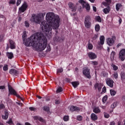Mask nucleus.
Wrapping results in <instances>:
<instances>
[{"mask_svg": "<svg viewBox=\"0 0 125 125\" xmlns=\"http://www.w3.org/2000/svg\"><path fill=\"white\" fill-rule=\"evenodd\" d=\"M91 18L89 16H86L84 18V24L85 28L90 29L91 27V22H90Z\"/></svg>", "mask_w": 125, "mask_h": 125, "instance_id": "20e7f679", "label": "nucleus"}, {"mask_svg": "<svg viewBox=\"0 0 125 125\" xmlns=\"http://www.w3.org/2000/svg\"><path fill=\"white\" fill-rule=\"evenodd\" d=\"M121 77L122 81H124V80L125 79V73L124 71L121 72Z\"/></svg>", "mask_w": 125, "mask_h": 125, "instance_id": "c85d7f7f", "label": "nucleus"}, {"mask_svg": "<svg viewBox=\"0 0 125 125\" xmlns=\"http://www.w3.org/2000/svg\"><path fill=\"white\" fill-rule=\"evenodd\" d=\"M95 29L96 32H99V30H100V25H99V24H96L95 26Z\"/></svg>", "mask_w": 125, "mask_h": 125, "instance_id": "7c9ffc66", "label": "nucleus"}, {"mask_svg": "<svg viewBox=\"0 0 125 125\" xmlns=\"http://www.w3.org/2000/svg\"><path fill=\"white\" fill-rule=\"evenodd\" d=\"M105 83L109 87H113L114 86V81L111 78L106 79L105 80Z\"/></svg>", "mask_w": 125, "mask_h": 125, "instance_id": "6e6552de", "label": "nucleus"}, {"mask_svg": "<svg viewBox=\"0 0 125 125\" xmlns=\"http://www.w3.org/2000/svg\"><path fill=\"white\" fill-rule=\"evenodd\" d=\"M6 123L7 124H8V125H12V124H13V122H12V119L10 118L9 120Z\"/></svg>", "mask_w": 125, "mask_h": 125, "instance_id": "c03bdc74", "label": "nucleus"}, {"mask_svg": "<svg viewBox=\"0 0 125 125\" xmlns=\"http://www.w3.org/2000/svg\"><path fill=\"white\" fill-rule=\"evenodd\" d=\"M87 55L89 58L91 60H93L94 59H96V58H97V55L93 52H88L87 53Z\"/></svg>", "mask_w": 125, "mask_h": 125, "instance_id": "9b49d317", "label": "nucleus"}, {"mask_svg": "<svg viewBox=\"0 0 125 125\" xmlns=\"http://www.w3.org/2000/svg\"><path fill=\"white\" fill-rule=\"evenodd\" d=\"M73 86L74 87V88H77V87H78V86L79 85V84H80V82H79L78 81H76V82H73L71 83Z\"/></svg>", "mask_w": 125, "mask_h": 125, "instance_id": "5701e85b", "label": "nucleus"}, {"mask_svg": "<svg viewBox=\"0 0 125 125\" xmlns=\"http://www.w3.org/2000/svg\"><path fill=\"white\" fill-rule=\"evenodd\" d=\"M55 104H60V101L55 100Z\"/></svg>", "mask_w": 125, "mask_h": 125, "instance_id": "052dcab7", "label": "nucleus"}, {"mask_svg": "<svg viewBox=\"0 0 125 125\" xmlns=\"http://www.w3.org/2000/svg\"><path fill=\"white\" fill-rule=\"evenodd\" d=\"M63 121L64 122H68L69 121V116H64L63 117Z\"/></svg>", "mask_w": 125, "mask_h": 125, "instance_id": "f704fd0d", "label": "nucleus"}, {"mask_svg": "<svg viewBox=\"0 0 125 125\" xmlns=\"http://www.w3.org/2000/svg\"><path fill=\"white\" fill-rule=\"evenodd\" d=\"M25 26L27 28H28V27H30V23L27 21H25Z\"/></svg>", "mask_w": 125, "mask_h": 125, "instance_id": "49530a36", "label": "nucleus"}, {"mask_svg": "<svg viewBox=\"0 0 125 125\" xmlns=\"http://www.w3.org/2000/svg\"><path fill=\"white\" fill-rule=\"evenodd\" d=\"M3 71H7L8 70V65H5L3 67Z\"/></svg>", "mask_w": 125, "mask_h": 125, "instance_id": "a19ab883", "label": "nucleus"}, {"mask_svg": "<svg viewBox=\"0 0 125 125\" xmlns=\"http://www.w3.org/2000/svg\"><path fill=\"white\" fill-rule=\"evenodd\" d=\"M46 19L47 21H49V24L46 23L45 21H43L41 22V28L43 32L45 33L48 39L52 38V29L56 30V34L55 37V41L59 42L60 38L57 35L58 31L57 30L59 28L60 26V18L59 16L55 15V14L49 12L46 15Z\"/></svg>", "mask_w": 125, "mask_h": 125, "instance_id": "f257e3e1", "label": "nucleus"}, {"mask_svg": "<svg viewBox=\"0 0 125 125\" xmlns=\"http://www.w3.org/2000/svg\"><path fill=\"white\" fill-rule=\"evenodd\" d=\"M7 56L9 59H12L13 58V53L12 52H7Z\"/></svg>", "mask_w": 125, "mask_h": 125, "instance_id": "a878e982", "label": "nucleus"}, {"mask_svg": "<svg viewBox=\"0 0 125 125\" xmlns=\"http://www.w3.org/2000/svg\"><path fill=\"white\" fill-rule=\"evenodd\" d=\"M63 72V68H61L57 69V73H62Z\"/></svg>", "mask_w": 125, "mask_h": 125, "instance_id": "09e8293b", "label": "nucleus"}, {"mask_svg": "<svg viewBox=\"0 0 125 125\" xmlns=\"http://www.w3.org/2000/svg\"><path fill=\"white\" fill-rule=\"evenodd\" d=\"M65 81L67 83H70V82H71V80L69 78H66Z\"/></svg>", "mask_w": 125, "mask_h": 125, "instance_id": "680f3d73", "label": "nucleus"}, {"mask_svg": "<svg viewBox=\"0 0 125 125\" xmlns=\"http://www.w3.org/2000/svg\"><path fill=\"white\" fill-rule=\"evenodd\" d=\"M63 91V89L61 87H59L56 90L57 93H59V92H62Z\"/></svg>", "mask_w": 125, "mask_h": 125, "instance_id": "72a5a7b5", "label": "nucleus"}, {"mask_svg": "<svg viewBox=\"0 0 125 125\" xmlns=\"http://www.w3.org/2000/svg\"><path fill=\"white\" fill-rule=\"evenodd\" d=\"M96 20H97V21H98V22H101V18L99 16L96 17L95 18Z\"/></svg>", "mask_w": 125, "mask_h": 125, "instance_id": "79ce46f5", "label": "nucleus"}, {"mask_svg": "<svg viewBox=\"0 0 125 125\" xmlns=\"http://www.w3.org/2000/svg\"><path fill=\"white\" fill-rule=\"evenodd\" d=\"M29 110H30L31 111H37V108L33 107H30Z\"/></svg>", "mask_w": 125, "mask_h": 125, "instance_id": "3c124183", "label": "nucleus"}, {"mask_svg": "<svg viewBox=\"0 0 125 125\" xmlns=\"http://www.w3.org/2000/svg\"><path fill=\"white\" fill-rule=\"evenodd\" d=\"M70 110L71 112H75V111H80V108L79 107L72 105L70 106Z\"/></svg>", "mask_w": 125, "mask_h": 125, "instance_id": "dca6fc26", "label": "nucleus"}, {"mask_svg": "<svg viewBox=\"0 0 125 125\" xmlns=\"http://www.w3.org/2000/svg\"><path fill=\"white\" fill-rule=\"evenodd\" d=\"M116 124V123H115V122L112 121L111 122H110V125H115Z\"/></svg>", "mask_w": 125, "mask_h": 125, "instance_id": "0e129e2a", "label": "nucleus"}, {"mask_svg": "<svg viewBox=\"0 0 125 125\" xmlns=\"http://www.w3.org/2000/svg\"><path fill=\"white\" fill-rule=\"evenodd\" d=\"M106 87H104L102 89V92H104V93H105L106 92Z\"/></svg>", "mask_w": 125, "mask_h": 125, "instance_id": "5fc2aeb1", "label": "nucleus"}, {"mask_svg": "<svg viewBox=\"0 0 125 125\" xmlns=\"http://www.w3.org/2000/svg\"><path fill=\"white\" fill-rule=\"evenodd\" d=\"M9 73L11 74V75H15V76H17V75L19 74V71L14 69H11L9 71Z\"/></svg>", "mask_w": 125, "mask_h": 125, "instance_id": "4468645a", "label": "nucleus"}, {"mask_svg": "<svg viewBox=\"0 0 125 125\" xmlns=\"http://www.w3.org/2000/svg\"><path fill=\"white\" fill-rule=\"evenodd\" d=\"M38 121H40V122H42L43 120L42 117H39V118L38 119Z\"/></svg>", "mask_w": 125, "mask_h": 125, "instance_id": "69168bd1", "label": "nucleus"}, {"mask_svg": "<svg viewBox=\"0 0 125 125\" xmlns=\"http://www.w3.org/2000/svg\"><path fill=\"white\" fill-rule=\"evenodd\" d=\"M47 49L46 50V52H49V51H50V50H51V48H50V46L48 45L47 47Z\"/></svg>", "mask_w": 125, "mask_h": 125, "instance_id": "de8ad7c7", "label": "nucleus"}, {"mask_svg": "<svg viewBox=\"0 0 125 125\" xmlns=\"http://www.w3.org/2000/svg\"><path fill=\"white\" fill-rule=\"evenodd\" d=\"M16 1L15 0H10L9 3L10 4H15Z\"/></svg>", "mask_w": 125, "mask_h": 125, "instance_id": "ea45409f", "label": "nucleus"}, {"mask_svg": "<svg viewBox=\"0 0 125 125\" xmlns=\"http://www.w3.org/2000/svg\"><path fill=\"white\" fill-rule=\"evenodd\" d=\"M116 106H117V103L116 102H114L111 104V108H112V109H114V108H116Z\"/></svg>", "mask_w": 125, "mask_h": 125, "instance_id": "e433bc0d", "label": "nucleus"}, {"mask_svg": "<svg viewBox=\"0 0 125 125\" xmlns=\"http://www.w3.org/2000/svg\"><path fill=\"white\" fill-rule=\"evenodd\" d=\"M21 20H22V18H21V17H19V19H18V21L19 22H20V21H21Z\"/></svg>", "mask_w": 125, "mask_h": 125, "instance_id": "774afa93", "label": "nucleus"}, {"mask_svg": "<svg viewBox=\"0 0 125 125\" xmlns=\"http://www.w3.org/2000/svg\"><path fill=\"white\" fill-rule=\"evenodd\" d=\"M77 121H79V122H81L82 120H83V117L82 116H78L77 118Z\"/></svg>", "mask_w": 125, "mask_h": 125, "instance_id": "a18cd8bd", "label": "nucleus"}, {"mask_svg": "<svg viewBox=\"0 0 125 125\" xmlns=\"http://www.w3.org/2000/svg\"><path fill=\"white\" fill-rule=\"evenodd\" d=\"M42 19V14L40 13L37 15L33 14L30 19L31 22L36 23V24H40Z\"/></svg>", "mask_w": 125, "mask_h": 125, "instance_id": "7ed1b4c3", "label": "nucleus"}, {"mask_svg": "<svg viewBox=\"0 0 125 125\" xmlns=\"http://www.w3.org/2000/svg\"><path fill=\"white\" fill-rule=\"evenodd\" d=\"M10 42V47L11 49H14L15 48V42L11 40H9Z\"/></svg>", "mask_w": 125, "mask_h": 125, "instance_id": "f3484780", "label": "nucleus"}, {"mask_svg": "<svg viewBox=\"0 0 125 125\" xmlns=\"http://www.w3.org/2000/svg\"><path fill=\"white\" fill-rule=\"evenodd\" d=\"M105 1H106L107 3H111V0H105Z\"/></svg>", "mask_w": 125, "mask_h": 125, "instance_id": "338daca9", "label": "nucleus"}, {"mask_svg": "<svg viewBox=\"0 0 125 125\" xmlns=\"http://www.w3.org/2000/svg\"><path fill=\"white\" fill-rule=\"evenodd\" d=\"M5 108V106L3 104H0V110L1 109H4Z\"/></svg>", "mask_w": 125, "mask_h": 125, "instance_id": "8fccbe9b", "label": "nucleus"}, {"mask_svg": "<svg viewBox=\"0 0 125 125\" xmlns=\"http://www.w3.org/2000/svg\"><path fill=\"white\" fill-rule=\"evenodd\" d=\"M123 7V5L121 3H117L116 5V9L117 11H119L120 10V9Z\"/></svg>", "mask_w": 125, "mask_h": 125, "instance_id": "393cba45", "label": "nucleus"}, {"mask_svg": "<svg viewBox=\"0 0 125 125\" xmlns=\"http://www.w3.org/2000/svg\"><path fill=\"white\" fill-rule=\"evenodd\" d=\"M110 94L112 96H115V95H116V93H117L115 90L113 89L110 90Z\"/></svg>", "mask_w": 125, "mask_h": 125, "instance_id": "c756f323", "label": "nucleus"}, {"mask_svg": "<svg viewBox=\"0 0 125 125\" xmlns=\"http://www.w3.org/2000/svg\"><path fill=\"white\" fill-rule=\"evenodd\" d=\"M83 8H85L86 10L88 11H89L90 10V6H89V4L88 3L86 2L83 6Z\"/></svg>", "mask_w": 125, "mask_h": 125, "instance_id": "aec40b11", "label": "nucleus"}, {"mask_svg": "<svg viewBox=\"0 0 125 125\" xmlns=\"http://www.w3.org/2000/svg\"><path fill=\"white\" fill-rule=\"evenodd\" d=\"M28 8V5L26 2L21 5V6L19 8L20 12H24L26 9Z\"/></svg>", "mask_w": 125, "mask_h": 125, "instance_id": "9d476101", "label": "nucleus"}, {"mask_svg": "<svg viewBox=\"0 0 125 125\" xmlns=\"http://www.w3.org/2000/svg\"><path fill=\"white\" fill-rule=\"evenodd\" d=\"M108 99V96L107 95L104 96L103 99L102 101L104 103H106V101H107V100Z\"/></svg>", "mask_w": 125, "mask_h": 125, "instance_id": "2f4dec72", "label": "nucleus"}, {"mask_svg": "<svg viewBox=\"0 0 125 125\" xmlns=\"http://www.w3.org/2000/svg\"><path fill=\"white\" fill-rule=\"evenodd\" d=\"M110 11L111 8L110 7V6H108L103 10V11L104 13V14H108V13H109Z\"/></svg>", "mask_w": 125, "mask_h": 125, "instance_id": "a211bd4d", "label": "nucleus"}, {"mask_svg": "<svg viewBox=\"0 0 125 125\" xmlns=\"http://www.w3.org/2000/svg\"><path fill=\"white\" fill-rule=\"evenodd\" d=\"M114 77L115 78V79H118V73H114Z\"/></svg>", "mask_w": 125, "mask_h": 125, "instance_id": "4d7b16f0", "label": "nucleus"}, {"mask_svg": "<svg viewBox=\"0 0 125 125\" xmlns=\"http://www.w3.org/2000/svg\"><path fill=\"white\" fill-rule=\"evenodd\" d=\"M40 118L39 116H34L33 117L34 120H39V118Z\"/></svg>", "mask_w": 125, "mask_h": 125, "instance_id": "13d9d810", "label": "nucleus"}, {"mask_svg": "<svg viewBox=\"0 0 125 125\" xmlns=\"http://www.w3.org/2000/svg\"><path fill=\"white\" fill-rule=\"evenodd\" d=\"M0 90L1 91H4L5 90V85L0 86Z\"/></svg>", "mask_w": 125, "mask_h": 125, "instance_id": "c9c22d12", "label": "nucleus"}, {"mask_svg": "<svg viewBox=\"0 0 125 125\" xmlns=\"http://www.w3.org/2000/svg\"><path fill=\"white\" fill-rule=\"evenodd\" d=\"M25 45L33 46L34 49L37 51H42L47 46V39L41 33H37L28 38Z\"/></svg>", "mask_w": 125, "mask_h": 125, "instance_id": "f03ea898", "label": "nucleus"}, {"mask_svg": "<svg viewBox=\"0 0 125 125\" xmlns=\"http://www.w3.org/2000/svg\"><path fill=\"white\" fill-rule=\"evenodd\" d=\"M3 40V35H0V42H2Z\"/></svg>", "mask_w": 125, "mask_h": 125, "instance_id": "bf43d9fd", "label": "nucleus"}, {"mask_svg": "<svg viewBox=\"0 0 125 125\" xmlns=\"http://www.w3.org/2000/svg\"><path fill=\"white\" fill-rule=\"evenodd\" d=\"M83 73L87 79H91V76H90V69L87 67H84L83 71Z\"/></svg>", "mask_w": 125, "mask_h": 125, "instance_id": "423d86ee", "label": "nucleus"}, {"mask_svg": "<svg viewBox=\"0 0 125 125\" xmlns=\"http://www.w3.org/2000/svg\"><path fill=\"white\" fill-rule=\"evenodd\" d=\"M43 110L46 112H47V113H49V107L48 106H43Z\"/></svg>", "mask_w": 125, "mask_h": 125, "instance_id": "473e14b6", "label": "nucleus"}, {"mask_svg": "<svg viewBox=\"0 0 125 125\" xmlns=\"http://www.w3.org/2000/svg\"><path fill=\"white\" fill-rule=\"evenodd\" d=\"M97 38H98V35L95 34V35L94 36V37H93L92 39H93L94 40H96V39H97Z\"/></svg>", "mask_w": 125, "mask_h": 125, "instance_id": "603ef678", "label": "nucleus"}, {"mask_svg": "<svg viewBox=\"0 0 125 125\" xmlns=\"http://www.w3.org/2000/svg\"><path fill=\"white\" fill-rule=\"evenodd\" d=\"M111 66L113 67V69L114 71H117V70H118V66H116V65L112 64Z\"/></svg>", "mask_w": 125, "mask_h": 125, "instance_id": "58836bf2", "label": "nucleus"}, {"mask_svg": "<svg viewBox=\"0 0 125 125\" xmlns=\"http://www.w3.org/2000/svg\"><path fill=\"white\" fill-rule=\"evenodd\" d=\"M119 58L121 60V61H124L125 59V49H123L121 50L119 53Z\"/></svg>", "mask_w": 125, "mask_h": 125, "instance_id": "1a4fd4ad", "label": "nucleus"}, {"mask_svg": "<svg viewBox=\"0 0 125 125\" xmlns=\"http://www.w3.org/2000/svg\"><path fill=\"white\" fill-rule=\"evenodd\" d=\"M115 41H116V38L113 37L112 38H109L106 40V42L109 45V46H112V45H114L115 43Z\"/></svg>", "mask_w": 125, "mask_h": 125, "instance_id": "0eeeda50", "label": "nucleus"}, {"mask_svg": "<svg viewBox=\"0 0 125 125\" xmlns=\"http://www.w3.org/2000/svg\"><path fill=\"white\" fill-rule=\"evenodd\" d=\"M8 91L10 94H11L12 95H15L18 98H20L21 100H23V99H22V98L20 97V95L17 94L16 91H15L14 89H13V88H12V87L10 86V85H8Z\"/></svg>", "mask_w": 125, "mask_h": 125, "instance_id": "39448f33", "label": "nucleus"}, {"mask_svg": "<svg viewBox=\"0 0 125 125\" xmlns=\"http://www.w3.org/2000/svg\"><path fill=\"white\" fill-rule=\"evenodd\" d=\"M115 55H116V53L114 51H112L111 53L110 59L111 61H113L115 59Z\"/></svg>", "mask_w": 125, "mask_h": 125, "instance_id": "bb28decb", "label": "nucleus"}, {"mask_svg": "<svg viewBox=\"0 0 125 125\" xmlns=\"http://www.w3.org/2000/svg\"><path fill=\"white\" fill-rule=\"evenodd\" d=\"M26 37H27V32L24 31L23 32V34L22 35V40L23 41V42L24 43L25 45H26V42H27V40H28V39H27L26 40V41H25V40L26 39Z\"/></svg>", "mask_w": 125, "mask_h": 125, "instance_id": "6ab92c4d", "label": "nucleus"}, {"mask_svg": "<svg viewBox=\"0 0 125 125\" xmlns=\"http://www.w3.org/2000/svg\"><path fill=\"white\" fill-rule=\"evenodd\" d=\"M109 117H110V115H109L108 114L104 113V117H105L106 118L108 119V118H109Z\"/></svg>", "mask_w": 125, "mask_h": 125, "instance_id": "6e6d98bb", "label": "nucleus"}, {"mask_svg": "<svg viewBox=\"0 0 125 125\" xmlns=\"http://www.w3.org/2000/svg\"><path fill=\"white\" fill-rule=\"evenodd\" d=\"M100 42H98V44L100 45V44L103 45L104 44V42H105V37L104 36H101L100 37Z\"/></svg>", "mask_w": 125, "mask_h": 125, "instance_id": "2eb2a0df", "label": "nucleus"}, {"mask_svg": "<svg viewBox=\"0 0 125 125\" xmlns=\"http://www.w3.org/2000/svg\"><path fill=\"white\" fill-rule=\"evenodd\" d=\"M91 63L92 64V65H95V66L98 65V62L96 61H92L91 62Z\"/></svg>", "mask_w": 125, "mask_h": 125, "instance_id": "37998d69", "label": "nucleus"}, {"mask_svg": "<svg viewBox=\"0 0 125 125\" xmlns=\"http://www.w3.org/2000/svg\"><path fill=\"white\" fill-rule=\"evenodd\" d=\"M68 6L70 9H71V11L72 12H75L77 10V7L75 5H74V3L72 2L68 3Z\"/></svg>", "mask_w": 125, "mask_h": 125, "instance_id": "f8f14e48", "label": "nucleus"}, {"mask_svg": "<svg viewBox=\"0 0 125 125\" xmlns=\"http://www.w3.org/2000/svg\"><path fill=\"white\" fill-rule=\"evenodd\" d=\"M93 111L95 114H98V113H100V112H101L99 107H94Z\"/></svg>", "mask_w": 125, "mask_h": 125, "instance_id": "4be33fe9", "label": "nucleus"}, {"mask_svg": "<svg viewBox=\"0 0 125 125\" xmlns=\"http://www.w3.org/2000/svg\"><path fill=\"white\" fill-rule=\"evenodd\" d=\"M91 119H92L93 120V121H96L97 120L98 117H97V115H96V114H94V113H92L91 114Z\"/></svg>", "mask_w": 125, "mask_h": 125, "instance_id": "b1692460", "label": "nucleus"}, {"mask_svg": "<svg viewBox=\"0 0 125 125\" xmlns=\"http://www.w3.org/2000/svg\"><path fill=\"white\" fill-rule=\"evenodd\" d=\"M21 0H18L17 1V6H18V5H20V3H21Z\"/></svg>", "mask_w": 125, "mask_h": 125, "instance_id": "864d4df0", "label": "nucleus"}, {"mask_svg": "<svg viewBox=\"0 0 125 125\" xmlns=\"http://www.w3.org/2000/svg\"><path fill=\"white\" fill-rule=\"evenodd\" d=\"M94 87L95 88H98L99 91H101V89L102 88V86L101 85V84H99L98 83H96Z\"/></svg>", "mask_w": 125, "mask_h": 125, "instance_id": "412c9836", "label": "nucleus"}, {"mask_svg": "<svg viewBox=\"0 0 125 125\" xmlns=\"http://www.w3.org/2000/svg\"><path fill=\"white\" fill-rule=\"evenodd\" d=\"M87 46H88V49H89L90 50H91V49H92V48H93V45H92V44L90 43V42H88Z\"/></svg>", "mask_w": 125, "mask_h": 125, "instance_id": "cd10ccee", "label": "nucleus"}, {"mask_svg": "<svg viewBox=\"0 0 125 125\" xmlns=\"http://www.w3.org/2000/svg\"><path fill=\"white\" fill-rule=\"evenodd\" d=\"M93 11H94L95 12H96V10H97L96 7L93 6Z\"/></svg>", "mask_w": 125, "mask_h": 125, "instance_id": "e2e57ef3", "label": "nucleus"}, {"mask_svg": "<svg viewBox=\"0 0 125 125\" xmlns=\"http://www.w3.org/2000/svg\"><path fill=\"white\" fill-rule=\"evenodd\" d=\"M8 116H9V113L7 110H5L4 115H2V118L3 120H7L8 119Z\"/></svg>", "mask_w": 125, "mask_h": 125, "instance_id": "ddd939ff", "label": "nucleus"}, {"mask_svg": "<svg viewBox=\"0 0 125 125\" xmlns=\"http://www.w3.org/2000/svg\"><path fill=\"white\" fill-rule=\"evenodd\" d=\"M79 2V3H81L82 6H83V5L86 3V2L84 1L83 0H80Z\"/></svg>", "mask_w": 125, "mask_h": 125, "instance_id": "4c0bfd02", "label": "nucleus"}]
</instances>
